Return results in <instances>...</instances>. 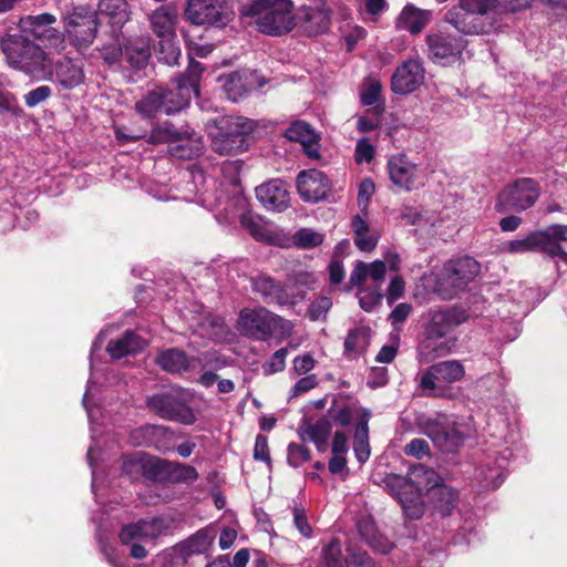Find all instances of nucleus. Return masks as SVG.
<instances>
[{
    "instance_id": "nucleus-1",
    "label": "nucleus",
    "mask_w": 567,
    "mask_h": 567,
    "mask_svg": "<svg viewBox=\"0 0 567 567\" xmlns=\"http://www.w3.org/2000/svg\"><path fill=\"white\" fill-rule=\"evenodd\" d=\"M468 318L467 310L456 306L430 310L424 326V339L419 348L420 354L426 360H434L451 353L457 340L453 333Z\"/></svg>"
},
{
    "instance_id": "nucleus-2",
    "label": "nucleus",
    "mask_w": 567,
    "mask_h": 567,
    "mask_svg": "<svg viewBox=\"0 0 567 567\" xmlns=\"http://www.w3.org/2000/svg\"><path fill=\"white\" fill-rule=\"evenodd\" d=\"M480 270L481 266L473 257L462 256L446 261L436 274H425L422 281L441 299L450 300L465 290Z\"/></svg>"
},
{
    "instance_id": "nucleus-3",
    "label": "nucleus",
    "mask_w": 567,
    "mask_h": 567,
    "mask_svg": "<svg viewBox=\"0 0 567 567\" xmlns=\"http://www.w3.org/2000/svg\"><path fill=\"white\" fill-rule=\"evenodd\" d=\"M291 0H251L240 8V14L254 20L266 35L281 37L293 30L296 17Z\"/></svg>"
},
{
    "instance_id": "nucleus-4",
    "label": "nucleus",
    "mask_w": 567,
    "mask_h": 567,
    "mask_svg": "<svg viewBox=\"0 0 567 567\" xmlns=\"http://www.w3.org/2000/svg\"><path fill=\"white\" fill-rule=\"evenodd\" d=\"M254 122L243 116L227 115L207 124L212 150L223 156H233L248 150V136Z\"/></svg>"
},
{
    "instance_id": "nucleus-5",
    "label": "nucleus",
    "mask_w": 567,
    "mask_h": 567,
    "mask_svg": "<svg viewBox=\"0 0 567 567\" xmlns=\"http://www.w3.org/2000/svg\"><path fill=\"white\" fill-rule=\"evenodd\" d=\"M241 334L256 341H269L272 338L286 339L291 336L293 324L290 320L265 307L244 308L238 316Z\"/></svg>"
},
{
    "instance_id": "nucleus-6",
    "label": "nucleus",
    "mask_w": 567,
    "mask_h": 567,
    "mask_svg": "<svg viewBox=\"0 0 567 567\" xmlns=\"http://www.w3.org/2000/svg\"><path fill=\"white\" fill-rule=\"evenodd\" d=\"M172 87H157L150 91L135 104L136 112L143 118H151L158 113L172 115L188 106L194 92L176 78L171 82Z\"/></svg>"
},
{
    "instance_id": "nucleus-7",
    "label": "nucleus",
    "mask_w": 567,
    "mask_h": 567,
    "mask_svg": "<svg viewBox=\"0 0 567 567\" xmlns=\"http://www.w3.org/2000/svg\"><path fill=\"white\" fill-rule=\"evenodd\" d=\"M565 244H567V226L555 224L545 229L532 231L524 238L507 241L504 250L509 254L542 251L553 258L558 257L567 262V252L564 249Z\"/></svg>"
},
{
    "instance_id": "nucleus-8",
    "label": "nucleus",
    "mask_w": 567,
    "mask_h": 567,
    "mask_svg": "<svg viewBox=\"0 0 567 567\" xmlns=\"http://www.w3.org/2000/svg\"><path fill=\"white\" fill-rule=\"evenodd\" d=\"M0 48L12 69L30 74L44 66L45 52L25 33V30L3 35L0 39Z\"/></svg>"
},
{
    "instance_id": "nucleus-9",
    "label": "nucleus",
    "mask_w": 567,
    "mask_h": 567,
    "mask_svg": "<svg viewBox=\"0 0 567 567\" xmlns=\"http://www.w3.org/2000/svg\"><path fill=\"white\" fill-rule=\"evenodd\" d=\"M64 35L78 49L87 48L97 34V12L90 6L72 7L62 16Z\"/></svg>"
},
{
    "instance_id": "nucleus-10",
    "label": "nucleus",
    "mask_w": 567,
    "mask_h": 567,
    "mask_svg": "<svg viewBox=\"0 0 567 567\" xmlns=\"http://www.w3.org/2000/svg\"><path fill=\"white\" fill-rule=\"evenodd\" d=\"M540 196V186L529 177L515 179L505 186L496 196L497 213L524 212L533 207Z\"/></svg>"
},
{
    "instance_id": "nucleus-11",
    "label": "nucleus",
    "mask_w": 567,
    "mask_h": 567,
    "mask_svg": "<svg viewBox=\"0 0 567 567\" xmlns=\"http://www.w3.org/2000/svg\"><path fill=\"white\" fill-rule=\"evenodd\" d=\"M146 406L156 415L168 421L192 425L196 416L192 408L176 393V391H163L146 399Z\"/></svg>"
},
{
    "instance_id": "nucleus-12",
    "label": "nucleus",
    "mask_w": 567,
    "mask_h": 567,
    "mask_svg": "<svg viewBox=\"0 0 567 567\" xmlns=\"http://www.w3.org/2000/svg\"><path fill=\"white\" fill-rule=\"evenodd\" d=\"M231 218H238L240 226L257 241L271 243L272 231L268 223L259 215L249 210V200L245 194L238 192L233 195L225 208Z\"/></svg>"
},
{
    "instance_id": "nucleus-13",
    "label": "nucleus",
    "mask_w": 567,
    "mask_h": 567,
    "mask_svg": "<svg viewBox=\"0 0 567 567\" xmlns=\"http://www.w3.org/2000/svg\"><path fill=\"white\" fill-rule=\"evenodd\" d=\"M392 495L401 504L404 515L410 519H419L424 514L422 491L425 488L421 482L411 477L393 475L386 482Z\"/></svg>"
},
{
    "instance_id": "nucleus-14",
    "label": "nucleus",
    "mask_w": 567,
    "mask_h": 567,
    "mask_svg": "<svg viewBox=\"0 0 567 567\" xmlns=\"http://www.w3.org/2000/svg\"><path fill=\"white\" fill-rule=\"evenodd\" d=\"M251 290L258 295L265 303L278 307L293 308L306 295L290 293L287 286L267 274H258L250 279Z\"/></svg>"
},
{
    "instance_id": "nucleus-15",
    "label": "nucleus",
    "mask_w": 567,
    "mask_h": 567,
    "mask_svg": "<svg viewBox=\"0 0 567 567\" xmlns=\"http://www.w3.org/2000/svg\"><path fill=\"white\" fill-rule=\"evenodd\" d=\"M185 14L194 24L221 29L233 19V12L219 0H188Z\"/></svg>"
},
{
    "instance_id": "nucleus-16",
    "label": "nucleus",
    "mask_w": 567,
    "mask_h": 567,
    "mask_svg": "<svg viewBox=\"0 0 567 567\" xmlns=\"http://www.w3.org/2000/svg\"><path fill=\"white\" fill-rule=\"evenodd\" d=\"M429 58L443 65L450 64L462 55L466 41L461 35L436 30L426 35Z\"/></svg>"
},
{
    "instance_id": "nucleus-17",
    "label": "nucleus",
    "mask_w": 567,
    "mask_h": 567,
    "mask_svg": "<svg viewBox=\"0 0 567 567\" xmlns=\"http://www.w3.org/2000/svg\"><path fill=\"white\" fill-rule=\"evenodd\" d=\"M411 475L415 478H424V487L429 488V496L435 511L442 516L450 515L457 503L456 491L445 484H440V477L432 468L419 466L412 471Z\"/></svg>"
},
{
    "instance_id": "nucleus-18",
    "label": "nucleus",
    "mask_w": 567,
    "mask_h": 567,
    "mask_svg": "<svg viewBox=\"0 0 567 567\" xmlns=\"http://www.w3.org/2000/svg\"><path fill=\"white\" fill-rule=\"evenodd\" d=\"M422 430L443 453L456 452L466 437L456 424L443 423L436 419H426L422 424Z\"/></svg>"
},
{
    "instance_id": "nucleus-19",
    "label": "nucleus",
    "mask_w": 567,
    "mask_h": 567,
    "mask_svg": "<svg viewBox=\"0 0 567 567\" xmlns=\"http://www.w3.org/2000/svg\"><path fill=\"white\" fill-rule=\"evenodd\" d=\"M465 370L457 360H446L431 365L422 375L420 386L435 396H443V389L436 382L453 383L463 379Z\"/></svg>"
},
{
    "instance_id": "nucleus-20",
    "label": "nucleus",
    "mask_w": 567,
    "mask_h": 567,
    "mask_svg": "<svg viewBox=\"0 0 567 567\" xmlns=\"http://www.w3.org/2000/svg\"><path fill=\"white\" fill-rule=\"evenodd\" d=\"M514 456L515 453L512 449L504 447L489 456L493 458V464L486 461L476 470V478L480 481L483 489L494 491L503 484L506 477L507 466Z\"/></svg>"
},
{
    "instance_id": "nucleus-21",
    "label": "nucleus",
    "mask_w": 567,
    "mask_h": 567,
    "mask_svg": "<svg viewBox=\"0 0 567 567\" xmlns=\"http://www.w3.org/2000/svg\"><path fill=\"white\" fill-rule=\"evenodd\" d=\"M169 522L165 518L140 519L121 528L118 538L123 545L154 540L161 535L167 534Z\"/></svg>"
},
{
    "instance_id": "nucleus-22",
    "label": "nucleus",
    "mask_w": 567,
    "mask_h": 567,
    "mask_svg": "<svg viewBox=\"0 0 567 567\" xmlns=\"http://www.w3.org/2000/svg\"><path fill=\"white\" fill-rule=\"evenodd\" d=\"M300 198L306 203H318L327 199L331 192L328 176L318 169L301 171L296 179Z\"/></svg>"
},
{
    "instance_id": "nucleus-23",
    "label": "nucleus",
    "mask_w": 567,
    "mask_h": 567,
    "mask_svg": "<svg viewBox=\"0 0 567 567\" xmlns=\"http://www.w3.org/2000/svg\"><path fill=\"white\" fill-rule=\"evenodd\" d=\"M423 81V63L417 59H410L395 69L391 78V90L395 94L406 95L416 91Z\"/></svg>"
},
{
    "instance_id": "nucleus-24",
    "label": "nucleus",
    "mask_w": 567,
    "mask_h": 567,
    "mask_svg": "<svg viewBox=\"0 0 567 567\" xmlns=\"http://www.w3.org/2000/svg\"><path fill=\"white\" fill-rule=\"evenodd\" d=\"M444 21L464 35H478L488 33L491 24L486 18L455 4L444 14Z\"/></svg>"
},
{
    "instance_id": "nucleus-25",
    "label": "nucleus",
    "mask_w": 567,
    "mask_h": 567,
    "mask_svg": "<svg viewBox=\"0 0 567 567\" xmlns=\"http://www.w3.org/2000/svg\"><path fill=\"white\" fill-rule=\"evenodd\" d=\"M208 355V353L204 354V359L200 357H188L181 349L169 348L161 351L155 361L163 371L181 374L197 368L204 369L208 364L207 361L204 362Z\"/></svg>"
},
{
    "instance_id": "nucleus-26",
    "label": "nucleus",
    "mask_w": 567,
    "mask_h": 567,
    "mask_svg": "<svg viewBox=\"0 0 567 567\" xmlns=\"http://www.w3.org/2000/svg\"><path fill=\"white\" fill-rule=\"evenodd\" d=\"M213 528L204 527L172 547L173 555L186 563L194 555H206L215 540Z\"/></svg>"
},
{
    "instance_id": "nucleus-27",
    "label": "nucleus",
    "mask_w": 567,
    "mask_h": 567,
    "mask_svg": "<svg viewBox=\"0 0 567 567\" xmlns=\"http://www.w3.org/2000/svg\"><path fill=\"white\" fill-rule=\"evenodd\" d=\"M332 11L330 8H313L301 6L296 17V27L309 37L326 33L331 23Z\"/></svg>"
},
{
    "instance_id": "nucleus-28",
    "label": "nucleus",
    "mask_w": 567,
    "mask_h": 567,
    "mask_svg": "<svg viewBox=\"0 0 567 567\" xmlns=\"http://www.w3.org/2000/svg\"><path fill=\"white\" fill-rule=\"evenodd\" d=\"M256 197L268 210L281 213L290 205L287 184L282 179H271L256 187Z\"/></svg>"
},
{
    "instance_id": "nucleus-29",
    "label": "nucleus",
    "mask_w": 567,
    "mask_h": 567,
    "mask_svg": "<svg viewBox=\"0 0 567 567\" xmlns=\"http://www.w3.org/2000/svg\"><path fill=\"white\" fill-rule=\"evenodd\" d=\"M285 137L300 143L308 158L319 159L321 157L320 136L309 123L300 120L292 122L286 130Z\"/></svg>"
},
{
    "instance_id": "nucleus-30",
    "label": "nucleus",
    "mask_w": 567,
    "mask_h": 567,
    "mask_svg": "<svg viewBox=\"0 0 567 567\" xmlns=\"http://www.w3.org/2000/svg\"><path fill=\"white\" fill-rule=\"evenodd\" d=\"M151 58V41L147 37L136 35L123 40V61L134 70H143Z\"/></svg>"
},
{
    "instance_id": "nucleus-31",
    "label": "nucleus",
    "mask_w": 567,
    "mask_h": 567,
    "mask_svg": "<svg viewBox=\"0 0 567 567\" xmlns=\"http://www.w3.org/2000/svg\"><path fill=\"white\" fill-rule=\"evenodd\" d=\"M416 171V165L411 163L403 154L392 156L388 161L390 181L401 189L411 190L414 187Z\"/></svg>"
},
{
    "instance_id": "nucleus-32",
    "label": "nucleus",
    "mask_w": 567,
    "mask_h": 567,
    "mask_svg": "<svg viewBox=\"0 0 567 567\" xmlns=\"http://www.w3.org/2000/svg\"><path fill=\"white\" fill-rule=\"evenodd\" d=\"M54 79L66 90L76 87L84 80L82 63L69 58L59 60L54 66Z\"/></svg>"
},
{
    "instance_id": "nucleus-33",
    "label": "nucleus",
    "mask_w": 567,
    "mask_h": 567,
    "mask_svg": "<svg viewBox=\"0 0 567 567\" xmlns=\"http://www.w3.org/2000/svg\"><path fill=\"white\" fill-rule=\"evenodd\" d=\"M151 29L158 39L176 38L177 13L171 6H162L150 17Z\"/></svg>"
},
{
    "instance_id": "nucleus-34",
    "label": "nucleus",
    "mask_w": 567,
    "mask_h": 567,
    "mask_svg": "<svg viewBox=\"0 0 567 567\" xmlns=\"http://www.w3.org/2000/svg\"><path fill=\"white\" fill-rule=\"evenodd\" d=\"M204 144L202 138L196 136L195 132L184 130L172 146L168 148V153L172 157L178 159H193L203 153Z\"/></svg>"
},
{
    "instance_id": "nucleus-35",
    "label": "nucleus",
    "mask_w": 567,
    "mask_h": 567,
    "mask_svg": "<svg viewBox=\"0 0 567 567\" xmlns=\"http://www.w3.org/2000/svg\"><path fill=\"white\" fill-rule=\"evenodd\" d=\"M371 412L369 409H361L360 419L355 425L353 435V452L357 461L360 464H364L371 454L369 443V421Z\"/></svg>"
},
{
    "instance_id": "nucleus-36",
    "label": "nucleus",
    "mask_w": 567,
    "mask_h": 567,
    "mask_svg": "<svg viewBox=\"0 0 567 567\" xmlns=\"http://www.w3.org/2000/svg\"><path fill=\"white\" fill-rule=\"evenodd\" d=\"M430 19V11L421 10L413 4H406L396 20V27L409 31L411 34H417L429 24Z\"/></svg>"
},
{
    "instance_id": "nucleus-37",
    "label": "nucleus",
    "mask_w": 567,
    "mask_h": 567,
    "mask_svg": "<svg viewBox=\"0 0 567 567\" xmlns=\"http://www.w3.org/2000/svg\"><path fill=\"white\" fill-rule=\"evenodd\" d=\"M146 343L143 338L133 331H126L122 338L111 340L106 347V351L113 359L141 352Z\"/></svg>"
},
{
    "instance_id": "nucleus-38",
    "label": "nucleus",
    "mask_w": 567,
    "mask_h": 567,
    "mask_svg": "<svg viewBox=\"0 0 567 567\" xmlns=\"http://www.w3.org/2000/svg\"><path fill=\"white\" fill-rule=\"evenodd\" d=\"M55 21V17L51 13L28 16L21 20L25 29L30 28L34 39L41 40L42 38L47 37L48 39L61 41L58 30L51 28V24H53Z\"/></svg>"
},
{
    "instance_id": "nucleus-39",
    "label": "nucleus",
    "mask_w": 567,
    "mask_h": 567,
    "mask_svg": "<svg viewBox=\"0 0 567 567\" xmlns=\"http://www.w3.org/2000/svg\"><path fill=\"white\" fill-rule=\"evenodd\" d=\"M361 409L357 402H348L342 398H336L328 409L326 417L332 423L341 427H346L351 424L353 417L359 414L361 415Z\"/></svg>"
},
{
    "instance_id": "nucleus-40",
    "label": "nucleus",
    "mask_w": 567,
    "mask_h": 567,
    "mask_svg": "<svg viewBox=\"0 0 567 567\" xmlns=\"http://www.w3.org/2000/svg\"><path fill=\"white\" fill-rule=\"evenodd\" d=\"M332 424L326 416L318 419L315 423L303 420L299 426V437L306 442L329 440Z\"/></svg>"
},
{
    "instance_id": "nucleus-41",
    "label": "nucleus",
    "mask_w": 567,
    "mask_h": 567,
    "mask_svg": "<svg viewBox=\"0 0 567 567\" xmlns=\"http://www.w3.org/2000/svg\"><path fill=\"white\" fill-rule=\"evenodd\" d=\"M357 528L361 539L373 549L382 554H386L391 550V543L377 533L375 525L371 519H360L357 524Z\"/></svg>"
},
{
    "instance_id": "nucleus-42",
    "label": "nucleus",
    "mask_w": 567,
    "mask_h": 567,
    "mask_svg": "<svg viewBox=\"0 0 567 567\" xmlns=\"http://www.w3.org/2000/svg\"><path fill=\"white\" fill-rule=\"evenodd\" d=\"M168 460L157 457H143V463L134 466L142 468V476L152 482L166 483Z\"/></svg>"
},
{
    "instance_id": "nucleus-43",
    "label": "nucleus",
    "mask_w": 567,
    "mask_h": 567,
    "mask_svg": "<svg viewBox=\"0 0 567 567\" xmlns=\"http://www.w3.org/2000/svg\"><path fill=\"white\" fill-rule=\"evenodd\" d=\"M370 343V331L364 327H357L349 330L344 340V355H358L365 351Z\"/></svg>"
},
{
    "instance_id": "nucleus-44",
    "label": "nucleus",
    "mask_w": 567,
    "mask_h": 567,
    "mask_svg": "<svg viewBox=\"0 0 567 567\" xmlns=\"http://www.w3.org/2000/svg\"><path fill=\"white\" fill-rule=\"evenodd\" d=\"M96 12L110 17L114 24H123L128 19V4L125 0H99Z\"/></svg>"
},
{
    "instance_id": "nucleus-45",
    "label": "nucleus",
    "mask_w": 567,
    "mask_h": 567,
    "mask_svg": "<svg viewBox=\"0 0 567 567\" xmlns=\"http://www.w3.org/2000/svg\"><path fill=\"white\" fill-rule=\"evenodd\" d=\"M199 474L194 466L179 462L169 461L167 468L166 483L183 484L194 483L198 480Z\"/></svg>"
},
{
    "instance_id": "nucleus-46",
    "label": "nucleus",
    "mask_w": 567,
    "mask_h": 567,
    "mask_svg": "<svg viewBox=\"0 0 567 567\" xmlns=\"http://www.w3.org/2000/svg\"><path fill=\"white\" fill-rule=\"evenodd\" d=\"M347 557L342 554L340 540L331 539L321 549L319 567H346Z\"/></svg>"
},
{
    "instance_id": "nucleus-47",
    "label": "nucleus",
    "mask_w": 567,
    "mask_h": 567,
    "mask_svg": "<svg viewBox=\"0 0 567 567\" xmlns=\"http://www.w3.org/2000/svg\"><path fill=\"white\" fill-rule=\"evenodd\" d=\"M183 131L184 130L177 128L173 123L166 121L152 128L147 142L152 144H168L172 146L178 141Z\"/></svg>"
},
{
    "instance_id": "nucleus-48",
    "label": "nucleus",
    "mask_w": 567,
    "mask_h": 567,
    "mask_svg": "<svg viewBox=\"0 0 567 567\" xmlns=\"http://www.w3.org/2000/svg\"><path fill=\"white\" fill-rule=\"evenodd\" d=\"M156 58L159 62L171 66L178 64V60L181 58V49L176 38L159 39L158 48L156 50Z\"/></svg>"
},
{
    "instance_id": "nucleus-49",
    "label": "nucleus",
    "mask_w": 567,
    "mask_h": 567,
    "mask_svg": "<svg viewBox=\"0 0 567 567\" xmlns=\"http://www.w3.org/2000/svg\"><path fill=\"white\" fill-rule=\"evenodd\" d=\"M154 432L152 433V444L151 447L156 451L167 454L174 451V432L164 425H155L153 426Z\"/></svg>"
},
{
    "instance_id": "nucleus-50",
    "label": "nucleus",
    "mask_w": 567,
    "mask_h": 567,
    "mask_svg": "<svg viewBox=\"0 0 567 567\" xmlns=\"http://www.w3.org/2000/svg\"><path fill=\"white\" fill-rule=\"evenodd\" d=\"M204 68L202 63L189 56L187 69L184 73H181L176 79L194 92L196 96L199 95V81Z\"/></svg>"
},
{
    "instance_id": "nucleus-51",
    "label": "nucleus",
    "mask_w": 567,
    "mask_h": 567,
    "mask_svg": "<svg viewBox=\"0 0 567 567\" xmlns=\"http://www.w3.org/2000/svg\"><path fill=\"white\" fill-rule=\"evenodd\" d=\"M244 162L241 159L226 161L223 163L220 171L225 181L234 187V195L238 192L243 193L240 188V172L243 169Z\"/></svg>"
},
{
    "instance_id": "nucleus-52",
    "label": "nucleus",
    "mask_w": 567,
    "mask_h": 567,
    "mask_svg": "<svg viewBox=\"0 0 567 567\" xmlns=\"http://www.w3.org/2000/svg\"><path fill=\"white\" fill-rule=\"evenodd\" d=\"M224 90L228 99L233 102H237L248 92V89L243 83V78L239 72H234L226 76Z\"/></svg>"
},
{
    "instance_id": "nucleus-53",
    "label": "nucleus",
    "mask_w": 567,
    "mask_h": 567,
    "mask_svg": "<svg viewBox=\"0 0 567 567\" xmlns=\"http://www.w3.org/2000/svg\"><path fill=\"white\" fill-rule=\"evenodd\" d=\"M324 235L310 228H301L295 235V241L300 248H315L323 243Z\"/></svg>"
},
{
    "instance_id": "nucleus-54",
    "label": "nucleus",
    "mask_w": 567,
    "mask_h": 567,
    "mask_svg": "<svg viewBox=\"0 0 567 567\" xmlns=\"http://www.w3.org/2000/svg\"><path fill=\"white\" fill-rule=\"evenodd\" d=\"M311 458L310 450L301 444L290 443L287 449V463L291 467H299Z\"/></svg>"
},
{
    "instance_id": "nucleus-55",
    "label": "nucleus",
    "mask_w": 567,
    "mask_h": 567,
    "mask_svg": "<svg viewBox=\"0 0 567 567\" xmlns=\"http://www.w3.org/2000/svg\"><path fill=\"white\" fill-rule=\"evenodd\" d=\"M288 355L287 348L277 350L268 361L262 364V371L265 375H271L281 372L286 368V358Z\"/></svg>"
},
{
    "instance_id": "nucleus-56",
    "label": "nucleus",
    "mask_w": 567,
    "mask_h": 567,
    "mask_svg": "<svg viewBox=\"0 0 567 567\" xmlns=\"http://www.w3.org/2000/svg\"><path fill=\"white\" fill-rule=\"evenodd\" d=\"M101 58L104 62L112 66L123 61V42H112L104 44L100 49Z\"/></svg>"
},
{
    "instance_id": "nucleus-57",
    "label": "nucleus",
    "mask_w": 567,
    "mask_h": 567,
    "mask_svg": "<svg viewBox=\"0 0 567 567\" xmlns=\"http://www.w3.org/2000/svg\"><path fill=\"white\" fill-rule=\"evenodd\" d=\"M293 525L298 532L306 538L312 536V528L308 522V516L305 507L301 504H295L292 507Z\"/></svg>"
},
{
    "instance_id": "nucleus-58",
    "label": "nucleus",
    "mask_w": 567,
    "mask_h": 567,
    "mask_svg": "<svg viewBox=\"0 0 567 567\" xmlns=\"http://www.w3.org/2000/svg\"><path fill=\"white\" fill-rule=\"evenodd\" d=\"M0 113H7L18 118L23 115V110L12 93L0 90Z\"/></svg>"
},
{
    "instance_id": "nucleus-59",
    "label": "nucleus",
    "mask_w": 567,
    "mask_h": 567,
    "mask_svg": "<svg viewBox=\"0 0 567 567\" xmlns=\"http://www.w3.org/2000/svg\"><path fill=\"white\" fill-rule=\"evenodd\" d=\"M331 307L332 300L330 297H319L309 305L307 316L310 320L317 321L324 318Z\"/></svg>"
},
{
    "instance_id": "nucleus-60",
    "label": "nucleus",
    "mask_w": 567,
    "mask_h": 567,
    "mask_svg": "<svg viewBox=\"0 0 567 567\" xmlns=\"http://www.w3.org/2000/svg\"><path fill=\"white\" fill-rule=\"evenodd\" d=\"M375 156V146L368 137H361L357 141L354 148V159L358 164L370 163Z\"/></svg>"
},
{
    "instance_id": "nucleus-61",
    "label": "nucleus",
    "mask_w": 567,
    "mask_h": 567,
    "mask_svg": "<svg viewBox=\"0 0 567 567\" xmlns=\"http://www.w3.org/2000/svg\"><path fill=\"white\" fill-rule=\"evenodd\" d=\"M493 12L498 14L519 12L530 4V0H493Z\"/></svg>"
},
{
    "instance_id": "nucleus-62",
    "label": "nucleus",
    "mask_w": 567,
    "mask_h": 567,
    "mask_svg": "<svg viewBox=\"0 0 567 567\" xmlns=\"http://www.w3.org/2000/svg\"><path fill=\"white\" fill-rule=\"evenodd\" d=\"M154 424H145L131 431L130 442L134 446L151 447Z\"/></svg>"
},
{
    "instance_id": "nucleus-63",
    "label": "nucleus",
    "mask_w": 567,
    "mask_h": 567,
    "mask_svg": "<svg viewBox=\"0 0 567 567\" xmlns=\"http://www.w3.org/2000/svg\"><path fill=\"white\" fill-rule=\"evenodd\" d=\"M358 298L360 307L364 311L371 312L378 305H380L383 295L379 290L362 289L359 291Z\"/></svg>"
},
{
    "instance_id": "nucleus-64",
    "label": "nucleus",
    "mask_w": 567,
    "mask_h": 567,
    "mask_svg": "<svg viewBox=\"0 0 567 567\" xmlns=\"http://www.w3.org/2000/svg\"><path fill=\"white\" fill-rule=\"evenodd\" d=\"M346 567H375L372 557L358 548H348Z\"/></svg>"
}]
</instances>
